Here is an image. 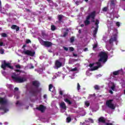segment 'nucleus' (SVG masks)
<instances>
[{
    "instance_id": "obj_1",
    "label": "nucleus",
    "mask_w": 125,
    "mask_h": 125,
    "mask_svg": "<svg viewBox=\"0 0 125 125\" xmlns=\"http://www.w3.org/2000/svg\"><path fill=\"white\" fill-rule=\"evenodd\" d=\"M99 57L100 59L98 60V62H96L97 66H94V63H90L89 66L91 68V71H95V70H97L99 68H100L102 65H101V63L100 62H102L103 63H105L107 62L108 60V55L104 52H101L99 54Z\"/></svg>"
},
{
    "instance_id": "obj_2",
    "label": "nucleus",
    "mask_w": 125,
    "mask_h": 125,
    "mask_svg": "<svg viewBox=\"0 0 125 125\" xmlns=\"http://www.w3.org/2000/svg\"><path fill=\"white\" fill-rule=\"evenodd\" d=\"M11 77L12 79L15 81V82L19 83H24V82L27 81V79L25 77H18L16 74H14L13 75H12Z\"/></svg>"
},
{
    "instance_id": "obj_3",
    "label": "nucleus",
    "mask_w": 125,
    "mask_h": 125,
    "mask_svg": "<svg viewBox=\"0 0 125 125\" xmlns=\"http://www.w3.org/2000/svg\"><path fill=\"white\" fill-rule=\"evenodd\" d=\"M1 68L4 70H6V68H9V69H11V70H13L14 69L13 66L10 65V63L6 62V61L5 60L2 61Z\"/></svg>"
},
{
    "instance_id": "obj_4",
    "label": "nucleus",
    "mask_w": 125,
    "mask_h": 125,
    "mask_svg": "<svg viewBox=\"0 0 125 125\" xmlns=\"http://www.w3.org/2000/svg\"><path fill=\"white\" fill-rule=\"evenodd\" d=\"M40 42L42 45H43L45 47H51L53 44L52 42L49 41H44L42 39L40 40Z\"/></svg>"
},
{
    "instance_id": "obj_5",
    "label": "nucleus",
    "mask_w": 125,
    "mask_h": 125,
    "mask_svg": "<svg viewBox=\"0 0 125 125\" xmlns=\"http://www.w3.org/2000/svg\"><path fill=\"white\" fill-rule=\"evenodd\" d=\"M113 101H114V100L110 99L109 100H107L105 102V105L109 108V109H111L112 110H115V105L113 104Z\"/></svg>"
},
{
    "instance_id": "obj_6",
    "label": "nucleus",
    "mask_w": 125,
    "mask_h": 125,
    "mask_svg": "<svg viewBox=\"0 0 125 125\" xmlns=\"http://www.w3.org/2000/svg\"><path fill=\"white\" fill-rule=\"evenodd\" d=\"M96 16V11H93L91 12L90 14L87 16V20H90L91 18V22L94 23L95 22V17Z\"/></svg>"
},
{
    "instance_id": "obj_7",
    "label": "nucleus",
    "mask_w": 125,
    "mask_h": 125,
    "mask_svg": "<svg viewBox=\"0 0 125 125\" xmlns=\"http://www.w3.org/2000/svg\"><path fill=\"white\" fill-rule=\"evenodd\" d=\"M114 42H117V35L114 34L113 36L110 37V39L109 40V43L111 45L114 44Z\"/></svg>"
},
{
    "instance_id": "obj_8",
    "label": "nucleus",
    "mask_w": 125,
    "mask_h": 125,
    "mask_svg": "<svg viewBox=\"0 0 125 125\" xmlns=\"http://www.w3.org/2000/svg\"><path fill=\"white\" fill-rule=\"evenodd\" d=\"M22 53H24V54H25V55L31 56V57H33L35 56V54H36V52L35 51H32L29 50L23 51Z\"/></svg>"
},
{
    "instance_id": "obj_9",
    "label": "nucleus",
    "mask_w": 125,
    "mask_h": 125,
    "mask_svg": "<svg viewBox=\"0 0 125 125\" xmlns=\"http://www.w3.org/2000/svg\"><path fill=\"white\" fill-rule=\"evenodd\" d=\"M55 65L56 69H59V68L62 67V62H60L59 60H56L55 62Z\"/></svg>"
},
{
    "instance_id": "obj_10",
    "label": "nucleus",
    "mask_w": 125,
    "mask_h": 125,
    "mask_svg": "<svg viewBox=\"0 0 125 125\" xmlns=\"http://www.w3.org/2000/svg\"><path fill=\"white\" fill-rule=\"evenodd\" d=\"M0 104L1 105H5L7 104V100L5 98L0 97Z\"/></svg>"
},
{
    "instance_id": "obj_11",
    "label": "nucleus",
    "mask_w": 125,
    "mask_h": 125,
    "mask_svg": "<svg viewBox=\"0 0 125 125\" xmlns=\"http://www.w3.org/2000/svg\"><path fill=\"white\" fill-rule=\"evenodd\" d=\"M36 110H38V111H41L42 113H43L44 112V109H45V107L42 104L40 105L39 107L36 108Z\"/></svg>"
},
{
    "instance_id": "obj_12",
    "label": "nucleus",
    "mask_w": 125,
    "mask_h": 125,
    "mask_svg": "<svg viewBox=\"0 0 125 125\" xmlns=\"http://www.w3.org/2000/svg\"><path fill=\"white\" fill-rule=\"evenodd\" d=\"M65 17L63 15H58L57 16V19L59 23H63V19Z\"/></svg>"
},
{
    "instance_id": "obj_13",
    "label": "nucleus",
    "mask_w": 125,
    "mask_h": 125,
    "mask_svg": "<svg viewBox=\"0 0 125 125\" xmlns=\"http://www.w3.org/2000/svg\"><path fill=\"white\" fill-rule=\"evenodd\" d=\"M40 82L38 81H34L32 82V85L33 86H35V87H39L40 86Z\"/></svg>"
},
{
    "instance_id": "obj_14",
    "label": "nucleus",
    "mask_w": 125,
    "mask_h": 125,
    "mask_svg": "<svg viewBox=\"0 0 125 125\" xmlns=\"http://www.w3.org/2000/svg\"><path fill=\"white\" fill-rule=\"evenodd\" d=\"M11 28V29H12V30H16V32H18V31L20 30V28L19 27V26L15 24L12 25Z\"/></svg>"
},
{
    "instance_id": "obj_15",
    "label": "nucleus",
    "mask_w": 125,
    "mask_h": 125,
    "mask_svg": "<svg viewBox=\"0 0 125 125\" xmlns=\"http://www.w3.org/2000/svg\"><path fill=\"white\" fill-rule=\"evenodd\" d=\"M60 106L61 107H62V109H63V110H66L67 108V106H66V104L64 102H62L60 104Z\"/></svg>"
},
{
    "instance_id": "obj_16",
    "label": "nucleus",
    "mask_w": 125,
    "mask_h": 125,
    "mask_svg": "<svg viewBox=\"0 0 125 125\" xmlns=\"http://www.w3.org/2000/svg\"><path fill=\"white\" fill-rule=\"evenodd\" d=\"M99 122L103 123V124H105L106 123V119L104 117H101L99 118Z\"/></svg>"
},
{
    "instance_id": "obj_17",
    "label": "nucleus",
    "mask_w": 125,
    "mask_h": 125,
    "mask_svg": "<svg viewBox=\"0 0 125 125\" xmlns=\"http://www.w3.org/2000/svg\"><path fill=\"white\" fill-rule=\"evenodd\" d=\"M37 92H38V89H37V90L32 89L30 91V93H32V95H33V96H37Z\"/></svg>"
},
{
    "instance_id": "obj_18",
    "label": "nucleus",
    "mask_w": 125,
    "mask_h": 125,
    "mask_svg": "<svg viewBox=\"0 0 125 125\" xmlns=\"http://www.w3.org/2000/svg\"><path fill=\"white\" fill-rule=\"evenodd\" d=\"M97 32H98V28L96 27L95 30L93 31V36L94 38H96V35H97Z\"/></svg>"
},
{
    "instance_id": "obj_19",
    "label": "nucleus",
    "mask_w": 125,
    "mask_h": 125,
    "mask_svg": "<svg viewBox=\"0 0 125 125\" xmlns=\"http://www.w3.org/2000/svg\"><path fill=\"white\" fill-rule=\"evenodd\" d=\"M52 88H55V87L53 86L52 84H50L49 85V91H51V92H53V90H51Z\"/></svg>"
},
{
    "instance_id": "obj_20",
    "label": "nucleus",
    "mask_w": 125,
    "mask_h": 125,
    "mask_svg": "<svg viewBox=\"0 0 125 125\" xmlns=\"http://www.w3.org/2000/svg\"><path fill=\"white\" fill-rule=\"evenodd\" d=\"M64 101L66 102V103H67L69 105H71L72 102L69 100L68 98L64 99Z\"/></svg>"
},
{
    "instance_id": "obj_21",
    "label": "nucleus",
    "mask_w": 125,
    "mask_h": 125,
    "mask_svg": "<svg viewBox=\"0 0 125 125\" xmlns=\"http://www.w3.org/2000/svg\"><path fill=\"white\" fill-rule=\"evenodd\" d=\"M89 20H87V17L86 20L84 21L85 26H87V25H89V24H90V21Z\"/></svg>"
},
{
    "instance_id": "obj_22",
    "label": "nucleus",
    "mask_w": 125,
    "mask_h": 125,
    "mask_svg": "<svg viewBox=\"0 0 125 125\" xmlns=\"http://www.w3.org/2000/svg\"><path fill=\"white\" fill-rule=\"evenodd\" d=\"M99 24V20H96V22L95 23V24L96 26V28H99V25H98Z\"/></svg>"
},
{
    "instance_id": "obj_23",
    "label": "nucleus",
    "mask_w": 125,
    "mask_h": 125,
    "mask_svg": "<svg viewBox=\"0 0 125 125\" xmlns=\"http://www.w3.org/2000/svg\"><path fill=\"white\" fill-rule=\"evenodd\" d=\"M120 74V70H117L113 72V74L114 76H118Z\"/></svg>"
},
{
    "instance_id": "obj_24",
    "label": "nucleus",
    "mask_w": 125,
    "mask_h": 125,
    "mask_svg": "<svg viewBox=\"0 0 125 125\" xmlns=\"http://www.w3.org/2000/svg\"><path fill=\"white\" fill-rule=\"evenodd\" d=\"M85 105L86 106V107H89V105H90V104L89 103V101H86L85 102Z\"/></svg>"
},
{
    "instance_id": "obj_25",
    "label": "nucleus",
    "mask_w": 125,
    "mask_h": 125,
    "mask_svg": "<svg viewBox=\"0 0 125 125\" xmlns=\"http://www.w3.org/2000/svg\"><path fill=\"white\" fill-rule=\"evenodd\" d=\"M51 29L52 31H55V30H56V27H55V25H52L51 26Z\"/></svg>"
},
{
    "instance_id": "obj_26",
    "label": "nucleus",
    "mask_w": 125,
    "mask_h": 125,
    "mask_svg": "<svg viewBox=\"0 0 125 125\" xmlns=\"http://www.w3.org/2000/svg\"><path fill=\"white\" fill-rule=\"evenodd\" d=\"M115 88H116V85H115V84H113L112 85L111 87V89L113 91H115Z\"/></svg>"
},
{
    "instance_id": "obj_27",
    "label": "nucleus",
    "mask_w": 125,
    "mask_h": 125,
    "mask_svg": "<svg viewBox=\"0 0 125 125\" xmlns=\"http://www.w3.org/2000/svg\"><path fill=\"white\" fill-rule=\"evenodd\" d=\"M71 121H72V119L71 118V117H68L66 118L67 123H70V122H71Z\"/></svg>"
},
{
    "instance_id": "obj_28",
    "label": "nucleus",
    "mask_w": 125,
    "mask_h": 125,
    "mask_svg": "<svg viewBox=\"0 0 125 125\" xmlns=\"http://www.w3.org/2000/svg\"><path fill=\"white\" fill-rule=\"evenodd\" d=\"M94 88L96 90H99V89H100V88L99 87V86L98 85H95L94 86Z\"/></svg>"
},
{
    "instance_id": "obj_29",
    "label": "nucleus",
    "mask_w": 125,
    "mask_h": 125,
    "mask_svg": "<svg viewBox=\"0 0 125 125\" xmlns=\"http://www.w3.org/2000/svg\"><path fill=\"white\" fill-rule=\"evenodd\" d=\"M1 36L3 38H6V37H7V34H6L5 33H3L1 34Z\"/></svg>"
},
{
    "instance_id": "obj_30",
    "label": "nucleus",
    "mask_w": 125,
    "mask_h": 125,
    "mask_svg": "<svg viewBox=\"0 0 125 125\" xmlns=\"http://www.w3.org/2000/svg\"><path fill=\"white\" fill-rule=\"evenodd\" d=\"M76 71H78V68L77 67H75L74 68L71 69L70 70L71 72H76Z\"/></svg>"
},
{
    "instance_id": "obj_31",
    "label": "nucleus",
    "mask_w": 125,
    "mask_h": 125,
    "mask_svg": "<svg viewBox=\"0 0 125 125\" xmlns=\"http://www.w3.org/2000/svg\"><path fill=\"white\" fill-rule=\"evenodd\" d=\"M0 110H4V112H6L7 111V109H6V108H4L3 106L0 107Z\"/></svg>"
},
{
    "instance_id": "obj_32",
    "label": "nucleus",
    "mask_w": 125,
    "mask_h": 125,
    "mask_svg": "<svg viewBox=\"0 0 125 125\" xmlns=\"http://www.w3.org/2000/svg\"><path fill=\"white\" fill-rule=\"evenodd\" d=\"M59 94L61 95V96H63V91L61 90V89H60Z\"/></svg>"
},
{
    "instance_id": "obj_33",
    "label": "nucleus",
    "mask_w": 125,
    "mask_h": 125,
    "mask_svg": "<svg viewBox=\"0 0 125 125\" xmlns=\"http://www.w3.org/2000/svg\"><path fill=\"white\" fill-rule=\"evenodd\" d=\"M97 46H98V44L97 43L95 44L93 46V49H95Z\"/></svg>"
},
{
    "instance_id": "obj_34",
    "label": "nucleus",
    "mask_w": 125,
    "mask_h": 125,
    "mask_svg": "<svg viewBox=\"0 0 125 125\" xmlns=\"http://www.w3.org/2000/svg\"><path fill=\"white\" fill-rule=\"evenodd\" d=\"M107 10H108V8H107V7H104L103 9V11L106 12Z\"/></svg>"
},
{
    "instance_id": "obj_35",
    "label": "nucleus",
    "mask_w": 125,
    "mask_h": 125,
    "mask_svg": "<svg viewBox=\"0 0 125 125\" xmlns=\"http://www.w3.org/2000/svg\"><path fill=\"white\" fill-rule=\"evenodd\" d=\"M17 69H21V66L19 64L15 65Z\"/></svg>"
},
{
    "instance_id": "obj_36",
    "label": "nucleus",
    "mask_w": 125,
    "mask_h": 125,
    "mask_svg": "<svg viewBox=\"0 0 125 125\" xmlns=\"http://www.w3.org/2000/svg\"><path fill=\"white\" fill-rule=\"evenodd\" d=\"M75 41V39L74 38V37H71L70 38V42H74Z\"/></svg>"
},
{
    "instance_id": "obj_37",
    "label": "nucleus",
    "mask_w": 125,
    "mask_h": 125,
    "mask_svg": "<svg viewBox=\"0 0 125 125\" xmlns=\"http://www.w3.org/2000/svg\"><path fill=\"white\" fill-rule=\"evenodd\" d=\"M81 88V85H80V83H77V89L78 90H79Z\"/></svg>"
},
{
    "instance_id": "obj_38",
    "label": "nucleus",
    "mask_w": 125,
    "mask_h": 125,
    "mask_svg": "<svg viewBox=\"0 0 125 125\" xmlns=\"http://www.w3.org/2000/svg\"><path fill=\"white\" fill-rule=\"evenodd\" d=\"M68 36V32H64L63 35V37L65 38V37Z\"/></svg>"
},
{
    "instance_id": "obj_39",
    "label": "nucleus",
    "mask_w": 125,
    "mask_h": 125,
    "mask_svg": "<svg viewBox=\"0 0 125 125\" xmlns=\"http://www.w3.org/2000/svg\"><path fill=\"white\" fill-rule=\"evenodd\" d=\"M30 42H31V40L29 39H27L26 41V43H30Z\"/></svg>"
},
{
    "instance_id": "obj_40",
    "label": "nucleus",
    "mask_w": 125,
    "mask_h": 125,
    "mask_svg": "<svg viewBox=\"0 0 125 125\" xmlns=\"http://www.w3.org/2000/svg\"><path fill=\"white\" fill-rule=\"evenodd\" d=\"M69 50L70 51H74V49L73 47H69Z\"/></svg>"
},
{
    "instance_id": "obj_41",
    "label": "nucleus",
    "mask_w": 125,
    "mask_h": 125,
    "mask_svg": "<svg viewBox=\"0 0 125 125\" xmlns=\"http://www.w3.org/2000/svg\"><path fill=\"white\" fill-rule=\"evenodd\" d=\"M4 53V51L3 50V49H0V53L1 54H3Z\"/></svg>"
},
{
    "instance_id": "obj_42",
    "label": "nucleus",
    "mask_w": 125,
    "mask_h": 125,
    "mask_svg": "<svg viewBox=\"0 0 125 125\" xmlns=\"http://www.w3.org/2000/svg\"><path fill=\"white\" fill-rule=\"evenodd\" d=\"M63 49L65 50V51H68V50H69V49L67 47H63Z\"/></svg>"
},
{
    "instance_id": "obj_43",
    "label": "nucleus",
    "mask_w": 125,
    "mask_h": 125,
    "mask_svg": "<svg viewBox=\"0 0 125 125\" xmlns=\"http://www.w3.org/2000/svg\"><path fill=\"white\" fill-rule=\"evenodd\" d=\"M116 24V26H117V27H120V22L117 21Z\"/></svg>"
},
{
    "instance_id": "obj_44",
    "label": "nucleus",
    "mask_w": 125,
    "mask_h": 125,
    "mask_svg": "<svg viewBox=\"0 0 125 125\" xmlns=\"http://www.w3.org/2000/svg\"><path fill=\"white\" fill-rule=\"evenodd\" d=\"M25 10L26 12H31V10H30V9L25 8Z\"/></svg>"
},
{
    "instance_id": "obj_45",
    "label": "nucleus",
    "mask_w": 125,
    "mask_h": 125,
    "mask_svg": "<svg viewBox=\"0 0 125 125\" xmlns=\"http://www.w3.org/2000/svg\"><path fill=\"white\" fill-rule=\"evenodd\" d=\"M90 97H95L96 95L95 93H94L93 94L90 95Z\"/></svg>"
},
{
    "instance_id": "obj_46",
    "label": "nucleus",
    "mask_w": 125,
    "mask_h": 125,
    "mask_svg": "<svg viewBox=\"0 0 125 125\" xmlns=\"http://www.w3.org/2000/svg\"><path fill=\"white\" fill-rule=\"evenodd\" d=\"M15 72H17V73H20L21 71L19 69H16L15 70Z\"/></svg>"
},
{
    "instance_id": "obj_47",
    "label": "nucleus",
    "mask_w": 125,
    "mask_h": 125,
    "mask_svg": "<svg viewBox=\"0 0 125 125\" xmlns=\"http://www.w3.org/2000/svg\"><path fill=\"white\" fill-rule=\"evenodd\" d=\"M106 125H113V123H105Z\"/></svg>"
},
{
    "instance_id": "obj_48",
    "label": "nucleus",
    "mask_w": 125,
    "mask_h": 125,
    "mask_svg": "<svg viewBox=\"0 0 125 125\" xmlns=\"http://www.w3.org/2000/svg\"><path fill=\"white\" fill-rule=\"evenodd\" d=\"M46 97H47V96L46 95V94H44L43 95V99H45L46 98Z\"/></svg>"
},
{
    "instance_id": "obj_49",
    "label": "nucleus",
    "mask_w": 125,
    "mask_h": 125,
    "mask_svg": "<svg viewBox=\"0 0 125 125\" xmlns=\"http://www.w3.org/2000/svg\"><path fill=\"white\" fill-rule=\"evenodd\" d=\"M109 92L111 94H113V91H112V90H109Z\"/></svg>"
},
{
    "instance_id": "obj_50",
    "label": "nucleus",
    "mask_w": 125,
    "mask_h": 125,
    "mask_svg": "<svg viewBox=\"0 0 125 125\" xmlns=\"http://www.w3.org/2000/svg\"><path fill=\"white\" fill-rule=\"evenodd\" d=\"M88 120H89V121H91V122H92V123H93L94 121H93V120H92V119H91V118H89Z\"/></svg>"
},
{
    "instance_id": "obj_51",
    "label": "nucleus",
    "mask_w": 125,
    "mask_h": 125,
    "mask_svg": "<svg viewBox=\"0 0 125 125\" xmlns=\"http://www.w3.org/2000/svg\"><path fill=\"white\" fill-rule=\"evenodd\" d=\"M2 45H3V42H0V46H2Z\"/></svg>"
},
{
    "instance_id": "obj_52",
    "label": "nucleus",
    "mask_w": 125,
    "mask_h": 125,
    "mask_svg": "<svg viewBox=\"0 0 125 125\" xmlns=\"http://www.w3.org/2000/svg\"><path fill=\"white\" fill-rule=\"evenodd\" d=\"M15 90L16 91H18V90H19L18 87H15Z\"/></svg>"
},
{
    "instance_id": "obj_53",
    "label": "nucleus",
    "mask_w": 125,
    "mask_h": 125,
    "mask_svg": "<svg viewBox=\"0 0 125 125\" xmlns=\"http://www.w3.org/2000/svg\"><path fill=\"white\" fill-rule=\"evenodd\" d=\"M19 103H20V102H19V101H17L16 104V105H18V104H19Z\"/></svg>"
},
{
    "instance_id": "obj_54",
    "label": "nucleus",
    "mask_w": 125,
    "mask_h": 125,
    "mask_svg": "<svg viewBox=\"0 0 125 125\" xmlns=\"http://www.w3.org/2000/svg\"><path fill=\"white\" fill-rule=\"evenodd\" d=\"M88 50V49L87 48H85L84 49V51H87Z\"/></svg>"
},
{
    "instance_id": "obj_55",
    "label": "nucleus",
    "mask_w": 125,
    "mask_h": 125,
    "mask_svg": "<svg viewBox=\"0 0 125 125\" xmlns=\"http://www.w3.org/2000/svg\"><path fill=\"white\" fill-rule=\"evenodd\" d=\"M33 15H38V14H37V13H36V12H33L32 13Z\"/></svg>"
},
{
    "instance_id": "obj_56",
    "label": "nucleus",
    "mask_w": 125,
    "mask_h": 125,
    "mask_svg": "<svg viewBox=\"0 0 125 125\" xmlns=\"http://www.w3.org/2000/svg\"><path fill=\"white\" fill-rule=\"evenodd\" d=\"M26 46H27V45L24 44V45H23V46H22V48H24L26 47Z\"/></svg>"
},
{
    "instance_id": "obj_57",
    "label": "nucleus",
    "mask_w": 125,
    "mask_h": 125,
    "mask_svg": "<svg viewBox=\"0 0 125 125\" xmlns=\"http://www.w3.org/2000/svg\"><path fill=\"white\" fill-rule=\"evenodd\" d=\"M42 36H45V33H44V32H42Z\"/></svg>"
},
{
    "instance_id": "obj_58",
    "label": "nucleus",
    "mask_w": 125,
    "mask_h": 125,
    "mask_svg": "<svg viewBox=\"0 0 125 125\" xmlns=\"http://www.w3.org/2000/svg\"><path fill=\"white\" fill-rule=\"evenodd\" d=\"M81 27H84V24H81Z\"/></svg>"
},
{
    "instance_id": "obj_59",
    "label": "nucleus",
    "mask_w": 125,
    "mask_h": 125,
    "mask_svg": "<svg viewBox=\"0 0 125 125\" xmlns=\"http://www.w3.org/2000/svg\"><path fill=\"white\" fill-rule=\"evenodd\" d=\"M1 7V1L0 0V8Z\"/></svg>"
},
{
    "instance_id": "obj_60",
    "label": "nucleus",
    "mask_w": 125,
    "mask_h": 125,
    "mask_svg": "<svg viewBox=\"0 0 125 125\" xmlns=\"http://www.w3.org/2000/svg\"><path fill=\"white\" fill-rule=\"evenodd\" d=\"M34 66L32 65L30 67V69H34Z\"/></svg>"
},
{
    "instance_id": "obj_61",
    "label": "nucleus",
    "mask_w": 125,
    "mask_h": 125,
    "mask_svg": "<svg viewBox=\"0 0 125 125\" xmlns=\"http://www.w3.org/2000/svg\"><path fill=\"white\" fill-rule=\"evenodd\" d=\"M73 56L77 57V56H78V55H77V54H73Z\"/></svg>"
},
{
    "instance_id": "obj_62",
    "label": "nucleus",
    "mask_w": 125,
    "mask_h": 125,
    "mask_svg": "<svg viewBox=\"0 0 125 125\" xmlns=\"http://www.w3.org/2000/svg\"><path fill=\"white\" fill-rule=\"evenodd\" d=\"M4 125H8V123H7V122H5V123H4Z\"/></svg>"
},
{
    "instance_id": "obj_63",
    "label": "nucleus",
    "mask_w": 125,
    "mask_h": 125,
    "mask_svg": "<svg viewBox=\"0 0 125 125\" xmlns=\"http://www.w3.org/2000/svg\"><path fill=\"white\" fill-rule=\"evenodd\" d=\"M47 1H48V2H50L51 1V0H47Z\"/></svg>"
},
{
    "instance_id": "obj_64",
    "label": "nucleus",
    "mask_w": 125,
    "mask_h": 125,
    "mask_svg": "<svg viewBox=\"0 0 125 125\" xmlns=\"http://www.w3.org/2000/svg\"><path fill=\"white\" fill-rule=\"evenodd\" d=\"M111 3H112V4H114V3L113 1H111Z\"/></svg>"
}]
</instances>
